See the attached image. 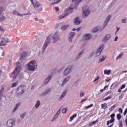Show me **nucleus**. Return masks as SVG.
Segmentation results:
<instances>
[{
	"instance_id": "603ef678",
	"label": "nucleus",
	"mask_w": 127,
	"mask_h": 127,
	"mask_svg": "<svg viewBox=\"0 0 127 127\" xmlns=\"http://www.w3.org/2000/svg\"><path fill=\"white\" fill-rule=\"evenodd\" d=\"M125 88H126V85H125V84H123V85L121 86V87L120 88H121L122 89H125Z\"/></svg>"
},
{
	"instance_id": "13d9d810",
	"label": "nucleus",
	"mask_w": 127,
	"mask_h": 127,
	"mask_svg": "<svg viewBox=\"0 0 127 127\" xmlns=\"http://www.w3.org/2000/svg\"><path fill=\"white\" fill-rule=\"evenodd\" d=\"M109 121L110 122V123H114V122H115V118H112Z\"/></svg>"
},
{
	"instance_id": "473e14b6",
	"label": "nucleus",
	"mask_w": 127,
	"mask_h": 127,
	"mask_svg": "<svg viewBox=\"0 0 127 127\" xmlns=\"http://www.w3.org/2000/svg\"><path fill=\"white\" fill-rule=\"evenodd\" d=\"M3 91H4V88L3 87L1 86L0 89V95H2Z\"/></svg>"
},
{
	"instance_id": "58836bf2",
	"label": "nucleus",
	"mask_w": 127,
	"mask_h": 127,
	"mask_svg": "<svg viewBox=\"0 0 127 127\" xmlns=\"http://www.w3.org/2000/svg\"><path fill=\"white\" fill-rule=\"evenodd\" d=\"M70 37H72V38H74L75 37V33L72 32L70 33Z\"/></svg>"
},
{
	"instance_id": "7ed1b4c3",
	"label": "nucleus",
	"mask_w": 127,
	"mask_h": 127,
	"mask_svg": "<svg viewBox=\"0 0 127 127\" xmlns=\"http://www.w3.org/2000/svg\"><path fill=\"white\" fill-rule=\"evenodd\" d=\"M16 67L14 69V71L12 73V77H14V78L15 79L17 77L19 72L21 71V66L20 65V63L17 62L16 63Z\"/></svg>"
},
{
	"instance_id": "338daca9",
	"label": "nucleus",
	"mask_w": 127,
	"mask_h": 127,
	"mask_svg": "<svg viewBox=\"0 0 127 127\" xmlns=\"http://www.w3.org/2000/svg\"><path fill=\"white\" fill-rule=\"evenodd\" d=\"M122 89L121 88H120V89H118V92H119V93H121V92H122Z\"/></svg>"
},
{
	"instance_id": "f257e3e1",
	"label": "nucleus",
	"mask_w": 127,
	"mask_h": 127,
	"mask_svg": "<svg viewBox=\"0 0 127 127\" xmlns=\"http://www.w3.org/2000/svg\"><path fill=\"white\" fill-rule=\"evenodd\" d=\"M61 40V38L60 37V35L57 32H55L54 34L50 35L47 38L44 45L43 48L44 50L46 49L47 46L50 44V43H56L57 41H59V40Z\"/></svg>"
},
{
	"instance_id": "b1692460",
	"label": "nucleus",
	"mask_w": 127,
	"mask_h": 127,
	"mask_svg": "<svg viewBox=\"0 0 127 127\" xmlns=\"http://www.w3.org/2000/svg\"><path fill=\"white\" fill-rule=\"evenodd\" d=\"M106 57L105 56H101L100 57L99 59V63H101V62H103V61H105L106 60Z\"/></svg>"
},
{
	"instance_id": "c9c22d12",
	"label": "nucleus",
	"mask_w": 127,
	"mask_h": 127,
	"mask_svg": "<svg viewBox=\"0 0 127 127\" xmlns=\"http://www.w3.org/2000/svg\"><path fill=\"white\" fill-rule=\"evenodd\" d=\"M67 111H68V109L64 108V109L62 110V114H66Z\"/></svg>"
},
{
	"instance_id": "f03ea898",
	"label": "nucleus",
	"mask_w": 127,
	"mask_h": 127,
	"mask_svg": "<svg viewBox=\"0 0 127 127\" xmlns=\"http://www.w3.org/2000/svg\"><path fill=\"white\" fill-rule=\"evenodd\" d=\"M26 66L29 71H35L37 69V63L35 61H31L27 64Z\"/></svg>"
},
{
	"instance_id": "6e6552de",
	"label": "nucleus",
	"mask_w": 127,
	"mask_h": 127,
	"mask_svg": "<svg viewBox=\"0 0 127 127\" xmlns=\"http://www.w3.org/2000/svg\"><path fill=\"white\" fill-rule=\"evenodd\" d=\"M10 43V40L8 39L7 37H4L1 40L0 45H5L6 43Z\"/></svg>"
},
{
	"instance_id": "ea45409f",
	"label": "nucleus",
	"mask_w": 127,
	"mask_h": 127,
	"mask_svg": "<svg viewBox=\"0 0 127 127\" xmlns=\"http://www.w3.org/2000/svg\"><path fill=\"white\" fill-rule=\"evenodd\" d=\"M117 120H118V121H120V120L122 119V115H121V114H118L117 115Z\"/></svg>"
},
{
	"instance_id": "680f3d73",
	"label": "nucleus",
	"mask_w": 127,
	"mask_h": 127,
	"mask_svg": "<svg viewBox=\"0 0 127 127\" xmlns=\"http://www.w3.org/2000/svg\"><path fill=\"white\" fill-rule=\"evenodd\" d=\"M0 31H1V32H3V31H4V30H3V29L1 27H0Z\"/></svg>"
},
{
	"instance_id": "9d476101",
	"label": "nucleus",
	"mask_w": 127,
	"mask_h": 127,
	"mask_svg": "<svg viewBox=\"0 0 127 127\" xmlns=\"http://www.w3.org/2000/svg\"><path fill=\"white\" fill-rule=\"evenodd\" d=\"M92 38V35L90 34H85L83 36V39L86 41L90 40Z\"/></svg>"
},
{
	"instance_id": "a878e982",
	"label": "nucleus",
	"mask_w": 127,
	"mask_h": 127,
	"mask_svg": "<svg viewBox=\"0 0 127 127\" xmlns=\"http://www.w3.org/2000/svg\"><path fill=\"white\" fill-rule=\"evenodd\" d=\"M4 57V52L3 50H1L0 53V59H2Z\"/></svg>"
},
{
	"instance_id": "8fccbe9b",
	"label": "nucleus",
	"mask_w": 127,
	"mask_h": 127,
	"mask_svg": "<svg viewBox=\"0 0 127 127\" xmlns=\"http://www.w3.org/2000/svg\"><path fill=\"white\" fill-rule=\"evenodd\" d=\"M110 99H112V97L111 96H109L108 97L105 98L104 99V101H107V100H110Z\"/></svg>"
},
{
	"instance_id": "3c124183",
	"label": "nucleus",
	"mask_w": 127,
	"mask_h": 127,
	"mask_svg": "<svg viewBox=\"0 0 127 127\" xmlns=\"http://www.w3.org/2000/svg\"><path fill=\"white\" fill-rule=\"evenodd\" d=\"M122 23H127V21H126V19H123L122 20Z\"/></svg>"
},
{
	"instance_id": "79ce46f5",
	"label": "nucleus",
	"mask_w": 127,
	"mask_h": 127,
	"mask_svg": "<svg viewBox=\"0 0 127 127\" xmlns=\"http://www.w3.org/2000/svg\"><path fill=\"white\" fill-rule=\"evenodd\" d=\"M58 118V115H57V114H56V115L54 116V117L53 120H52V122H53V121H54V120H56V119H57Z\"/></svg>"
},
{
	"instance_id": "4d7b16f0",
	"label": "nucleus",
	"mask_w": 127,
	"mask_h": 127,
	"mask_svg": "<svg viewBox=\"0 0 127 127\" xmlns=\"http://www.w3.org/2000/svg\"><path fill=\"white\" fill-rule=\"evenodd\" d=\"M10 6L13 7H15V4H14V3H11L10 4Z\"/></svg>"
},
{
	"instance_id": "c85d7f7f",
	"label": "nucleus",
	"mask_w": 127,
	"mask_h": 127,
	"mask_svg": "<svg viewBox=\"0 0 127 127\" xmlns=\"http://www.w3.org/2000/svg\"><path fill=\"white\" fill-rule=\"evenodd\" d=\"M111 72H112L111 69L105 70H104V74H105V75H110V74H111Z\"/></svg>"
},
{
	"instance_id": "4c0bfd02",
	"label": "nucleus",
	"mask_w": 127,
	"mask_h": 127,
	"mask_svg": "<svg viewBox=\"0 0 127 127\" xmlns=\"http://www.w3.org/2000/svg\"><path fill=\"white\" fill-rule=\"evenodd\" d=\"M72 2L74 4H78V3H79V1L78 0H72Z\"/></svg>"
},
{
	"instance_id": "dca6fc26",
	"label": "nucleus",
	"mask_w": 127,
	"mask_h": 127,
	"mask_svg": "<svg viewBox=\"0 0 127 127\" xmlns=\"http://www.w3.org/2000/svg\"><path fill=\"white\" fill-rule=\"evenodd\" d=\"M23 78H24V79H25V80H29V79L30 78V75H29L28 72H25L23 74Z\"/></svg>"
},
{
	"instance_id": "7c9ffc66",
	"label": "nucleus",
	"mask_w": 127,
	"mask_h": 127,
	"mask_svg": "<svg viewBox=\"0 0 127 127\" xmlns=\"http://www.w3.org/2000/svg\"><path fill=\"white\" fill-rule=\"evenodd\" d=\"M17 85H18V80H17L16 82L13 83L11 85V87L13 88L14 87H16V86H17Z\"/></svg>"
},
{
	"instance_id": "e2e57ef3",
	"label": "nucleus",
	"mask_w": 127,
	"mask_h": 127,
	"mask_svg": "<svg viewBox=\"0 0 127 127\" xmlns=\"http://www.w3.org/2000/svg\"><path fill=\"white\" fill-rule=\"evenodd\" d=\"M127 109H126L124 113V116H126V115H127Z\"/></svg>"
},
{
	"instance_id": "cd10ccee",
	"label": "nucleus",
	"mask_w": 127,
	"mask_h": 127,
	"mask_svg": "<svg viewBox=\"0 0 127 127\" xmlns=\"http://www.w3.org/2000/svg\"><path fill=\"white\" fill-rule=\"evenodd\" d=\"M39 106H40V101L39 100L37 101L36 103L35 104L36 109H38L39 108Z\"/></svg>"
},
{
	"instance_id": "4468645a",
	"label": "nucleus",
	"mask_w": 127,
	"mask_h": 127,
	"mask_svg": "<svg viewBox=\"0 0 127 127\" xmlns=\"http://www.w3.org/2000/svg\"><path fill=\"white\" fill-rule=\"evenodd\" d=\"M66 94H67V90H64V92H63V93L62 94L60 97L59 98L58 101H59V102L62 101V100H63V98H64V97H65V96H66Z\"/></svg>"
},
{
	"instance_id": "de8ad7c7",
	"label": "nucleus",
	"mask_w": 127,
	"mask_h": 127,
	"mask_svg": "<svg viewBox=\"0 0 127 127\" xmlns=\"http://www.w3.org/2000/svg\"><path fill=\"white\" fill-rule=\"evenodd\" d=\"M122 56H123V54L119 55V56L117 57V59H121V58H122Z\"/></svg>"
},
{
	"instance_id": "412c9836",
	"label": "nucleus",
	"mask_w": 127,
	"mask_h": 127,
	"mask_svg": "<svg viewBox=\"0 0 127 127\" xmlns=\"http://www.w3.org/2000/svg\"><path fill=\"white\" fill-rule=\"evenodd\" d=\"M80 23L81 22L80 21V19L78 17H76L74 19V23L75 24V25H78L80 24Z\"/></svg>"
},
{
	"instance_id": "a18cd8bd",
	"label": "nucleus",
	"mask_w": 127,
	"mask_h": 127,
	"mask_svg": "<svg viewBox=\"0 0 127 127\" xmlns=\"http://www.w3.org/2000/svg\"><path fill=\"white\" fill-rule=\"evenodd\" d=\"M73 38L72 37H69V42H73Z\"/></svg>"
},
{
	"instance_id": "f3484780",
	"label": "nucleus",
	"mask_w": 127,
	"mask_h": 127,
	"mask_svg": "<svg viewBox=\"0 0 127 127\" xmlns=\"http://www.w3.org/2000/svg\"><path fill=\"white\" fill-rule=\"evenodd\" d=\"M13 13L15 14V15H18L19 16H23V15H26L27 14H20L19 12L17 11V10H14L13 11Z\"/></svg>"
},
{
	"instance_id": "ddd939ff",
	"label": "nucleus",
	"mask_w": 127,
	"mask_h": 127,
	"mask_svg": "<svg viewBox=\"0 0 127 127\" xmlns=\"http://www.w3.org/2000/svg\"><path fill=\"white\" fill-rule=\"evenodd\" d=\"M51 78H52V76H48L44 80V85H47V84H48L50 81V80H51Z\"/></svg>"
},
{
	"instance_id": "774afa93",
	"label": "nucleus",
	"mask_w": 127,
	"mask_h": 127,
	"mask_svg": "<svg viewBox=\"0 0 127 127\" xmlns=\"http://www.w3.org/2000/svg\"><path fill=\"white\" fill-rule=\"evenodd\" d=\"M111 122H110V121H107V125H108V126H109V125H110V123Z\"/></svg>"
},
{
	"instance_id": "72a5a7b5",
	"label": "nucleus",
	"mask_w": 127,
	"mask_h": 127,
	"mask_svg": "<svg viewBox=\"0 0 127 127\" xmlns=\"http://www.w3.org/2000/svg\"><path fill=\"white\" fill-rule=\"evenodd\" d=\"M101 53H100V52H97H97L95 53V57H99V56H100V55H101Z\"/></svg>"
},
{
	"instance_id": "c03bdc74",
	"label": "nucleus",
	"mask_w": 127,
	"mask_h": 127,
	"mask_svg": "<svg viewBox=\"0 0 127 127\" xmlns=\"http://www.w3.org/2000/svg\"><path fill=\"white\" fill-rule=\"evenodd\" d=\"M60 113H61V109H60L59 110V111L57 112V113L56 114V115H58V116H59V115H60Z\"/></svg>"
},
{
	"instance_id": "bf43d9fd",
	"label": "nucleus",
	"mask_w": 127,
	"mask_h": 127,
	"mask_svg": "<svg viewBox=\"0 0 127 127\" xmlns=\"http://www.w3.org/2000/svg\"><path fill=\"white\" fill-rule=\"evenodd\" d=\"M118 39H119V37L116 36L115 38L114 41L117 42L118 41Z\"/></svg>"
},
{
	"instance_id": "bb28decb",
	"label": "nucleus",
	"mask_w": 127,
	"mask_h": 127,
	"mask_svg": "<svg viewBox=\"0 0 127 127\" xmlns=\"http://www.w3.org/2000/svg\"><path fill=\"white\" fill-rule=\"evenodd\" d=\"M103 48H104V46L101 45L97 49V51L98 52H100V53H101L102 51H103Z\"/></svg>"
},
{
	"instance_id": "69168bd1",
	"label": "nucleus",
	"mask_w": 127,
	"mask_h": 127,
	"mask_svg": "<svg viewBox=\"0 0 127 127\" xmlns=\"http://www.w3.org/2000/svg\"><path fill=\"white\" fill-rule=\"evenodd\" d=\"M105 81L106 82H109V81H111V78L107 79L105 80Z\"/></svg>"
},
{
	"instance_id": "052dcab7",
	"label": "nucleus",
	"mask_w": 127,
	"mask_h": 127,
	"mask_svg": "<svg viewBox=\"0 0 127 127\" xmlns=\"http://www.w3.org/2000/svg\"><path fill=\"white\" fill-rule=\"evenodd\" d=\"M85 101H87V98L81 100V101H80V103H83V102H85Z\"/></svg>"
},
{
	"instance_id": "4be33fe9",
	"label": "nucleus",
	"mask_w": 127,
	"mask_h": 127,
	"mask_svg": "<svg viewBox=\"0 0 127 127\" xmlns=\"http://www.w3.org/2000/svg\"><path fill=\"white\" fill-rule=\"evenodd\" d=\"M101 29V26H98L97 27H96L92 29V32H97V31H99Z\"/></svg>"
},
{
	"instance_id": "5701e85b",
	"label": "nucleus",
	"mask_w": 127,
	"mask_h": 127,
	"mask_svg": "<svg viewBox=\"0 0 127 127\" xmlns=\"http://www.w3.org/2000/svg\"><path fill=\"white\" fill-rule=\"evenodd\" d=\"M111 18H112V16L109 15L108 16H107L106 18V20L104 22L105 24L107 25L108 23H109L110 20H111Z\"/></svg>"
},
{
	"instance_id": "a211bd4d",
	"label": "nucleus",
	"mask_w": 127,
	"mask_h": 127,
	"mask_svg": "<svg viewBox=\"0 0 127 127\" xmlns=\"http://www.w3.org/2000/svg\"><path fill=\"white\" fill-rule=\"evenodd\" d=\"M32 3H33L34 7H38V6H40V3L37 0H35L34 2L33 1V2H32Z\"/></svg>"
},
{
	"instance_id": "0eeeda50",
	"label": "nucleus",
	"mask_w": 127,
	"mask_h": 127,
	"mask_svg": "<svg viewBox=\"0 0 127 127\" xmlns=\"http://www.w3.org/2000/svg\"><path fill=\"white\" fill-rule=\"evenodd\" d=\"M72 71V65H69L66 67V69L64 71V76H68Z\"/></svg>"
},
{
	"instance_id": "37998d69",
	"label": "nucleus",
	"mask_w": 127,
	"mask_h": 127,
	"mask_svg": "<svg viewBox=\"0 0 127 127\" xmlns=\"http://www.w3.org/2000/svg\"><path fill=\"white\" fill-rule=\"evenodd\" d=\"M93 106H94L93 104H91V105H89V106H86V107H85V108H86V109H89V108H92V107H93Z\"/></svg>"
},
{
	"instance_id": "09e8293b",
	"label": "nucleus",
	"mask_w": 127,
	"mask_h": 127,
	"mask_svg": "<svg viewBox=\"0 0 127 127\" xmlns=\"http://www.w3.org/2000/svg\"><path fill=\"white\" fill-rule=\"evenodd\" d=\"M119 112L120 114H123V109H122V108H119Z\"/></svg>"
},
{
	"instance_id": "2eb2a0df",
	"label": "nucleus",
	"mask_w": 127,
	"mask_h": 127,
	"mask_svg": "<svg viewBox=\"0 0 127 127\" xmlns=\"http://www.w3.org/2000/svg\"><path fill=\"white\" fill-rule=\"evenodd\" d=\"M112 37V35L111 34H107L106 35L104 39H103V41H105V42L108 41V40H110L111 39V38Z\"/></svg>"
},
{
	"instance_id": "20e7f679",
	"label": "nucleus",
	"mask_w": 127,
	"mask_h": 127,
	"mask_svg": "<svg viewBox=\"0 0 127 127\" xmlns=\"http://www.w3.org/2000/svg\"><path fill=\"white\" fill-rule=\"evenodd\" d=\"M82 17H87L90 14V10H89L88 6L84 5L82 8Z\"/></svg>"
},
{
	"instance_id": "0e129e2a",
	"label": "nucleus",
	"mask_w": 127,
	"mask_h": 127,
	"mask_svg": "<svg viewBox=\"0 0 127 127\" xmlns=\"http://www.w3.org/2000/svg\"><path fill=\"white\" fill-rule=\"evenodd\" d=\"M55 10H56L57 11H58V10H59V8H58V7H56L55 8Z\"/></svg>"
},
{
	"instance_id": "2f4dec72",
	"label": "nucleus",
	"mask_w": 127,
	"mask_h": 127,
	"mask_svg": "<svg viewBox=\"0 0 127 127\" xmlns=\"http://www.w3.org/2000/svg\"><path fill=\"white\" fill-rule=\"evenodd\" d=\"M19 106H20V103H18L16 105V106L15 107L14 110H13V112H15V111H16V110H17V109H18Z\"/></svg>"
},
{
	"instance_id": "49530a36",
	"label": "nucleus",
	"mask_w": 127,
	"mask_h": 127,
	"mask_svg": "<svg viewBox=\"0 0 127 127\" xmlns=\"http://www.w3.org/2000/svg\"><path fill=\"white\" fill-rule=\"evenodd\" d=\"M60 80L58 79L57 82H58V84H59V85H61V82H62V79H61V78H60Z\"/></svg>"
},
{
	"instance_id": "423d86ee",
	"label": "nucleus",
	"mask_w": 127,
	"mask_h": 127,
	"mask_svg": "<svg viewBox=\"0 0 127 127\" xmlns=\"http://www.w3.org/2000/svg\"><path fill=\"white\" fill-rule=\"evenodd\" d=\"M24 93V86L20 85L17 88L16 96H21Z\"/></svg>"
},
{
	"instance_id": "9b49d317",
	"label": "nucleus",
	"mask_w": 127,
	"mask_h": 127,
	"mask_svg": "<svg viewBox=\"0 0 127 127\" xmlns=\"http://www.w3.org/2000/svg\"><path fill=\"white\" fill-rule=\"evenodd\" d=\"M70 79H71V76L70 75L67 76L63 81L62 83V86H65L66 84H67V82H69L70 81Z\"/></svg>"
},
{
	"instance_id": "c756f323",
	"label": "nucleus",
	"mask_w": 127,
	"mask_h": 127,
	"mask_svg": "<svg viewBox=\"0 0 127 127\" xmlns=\"http://www.w3.org/2000/svg\"><path fill=\"white\" fill-rule=\"evenodd\" d=\"M76 117H77V114H74L72 116L70 117L69 122H72Z\"/></svg>"
},
{
	"instance_id": "aec40b11",
	"label": "nucleus",
	"mask_w": 127,
	"mask_h": 127,
	"mask_svg": "<svg viewBox=\"0 0 127 127\" xmlns=\"http://www.w3.org/2000/svg\"><path fill=\"white\" fill-rule=\"evenodd\" d=\"M26 55H27V54L25 53H23L22 54V55L21 56V57L19 58V61H23V60H24V59H25V56H26Z\"/></svg>"
},
{
	"instance_id": "f704fd0d",
	"label": "nucleus",
	"mask_w": 127,
	"mask_h": 127,
	"mask_svg": "<svg viewBox=\"0 0 127 127\" xmlns=\"http://www.w3.org/2000/svg\"><path fill=\"white\" fill-rule=\"evenodd\" d=\"M108 107V104L107 103H104V104H102V109H106Z\"/></svg>"
},
{
	"instance_id": "6e6d98bb",
	"label": "nucleus",
	"mask_w": 127,
	"mask_h": 127,
	"mask_svg": "<svg viewBox=\"0 0 127 127\" xmlns=\"http://www.w3.org/2000/svg\"><path fill=\"white\" fill-rule=\"evenodd\" d=\"M84 95H85V94H84L83 92H81L80 93L79 96H80V97H84Z\"/></svg>"
},
{
	"instance_id": "1a4fd4ad",
	"label": "nucleus",
	"mask_w": 127,
	"mask_h": 127,
	"mask_svg": "<svg viewBox=\"0 0 127 127\" xmlns=\"http://www.w3.org/2000/svg\"><path fill=\"white\" fill-rule=\"evenodd\" d=\"M6 125L8 127H12L15 125V122L12 119H9L7 121Z\"/></svg>"
},
{
	"instance_id": "393cba45",
	"label": "nucleus",
	"mask_w": 127,
	"mask_h": 127,
	"mask_svg": "<svg viewBox=\"0 0 127 127\" xmlns=\"http://www.w3.org/2000/svg\"><path fill=\"white\" fill-rule=\"evenodd\" d=\"M85 53V51L84 50H82L81 51H80L77 57V59H79V58L83 55V54Z\"/></svg>"
},
{
	"instance_id": "f8f14e48",
	"label": "nucleus",
	"mask_w": 127,
	"mask_h": 127,
	"mask_svg": "<svg viewBox=\"0 0 127 127\" xmlns=\"http://www.w3.org/2000/svg\"><path fill=\"white\" fill-rule=\"evenodd\" d=\"M50 92H51V89L47 88L41 93V96H42V97H46V95H48V93H50Z\"/></svg>"
},
{
	"instance_id": "e433bc0d",
	"label": "nucleus",
	"mask_w": 127,
	"mask_h": 127,
	"mask_svg": "<svg viewBox=\"0 0 127 127\" xmlns=\"http://www.w3.org/2000/svg\"><path fill=\"white\" fill-rule=\"evenodd\" d=\"M25 117V113L22 114L20 116V118L21 120H23V119H24Z\"/></svg>"
},
{
	"instance_id": "a19ab883",
	"label": "nucleus",
	"mask_w": 127,
	"mask_h": 127,
	"mask_svg": "<svg viewBox=\"0 0 127 127\" xmlns=\"http://www.w3.org/2000/svg\"><path fill=\"white\" fill-rule=\"evenodd\" d=\"M100 79V77L99 76H97V78H95L93 82L94 83H98V80Z\"/></svg>"
},
{
	"instance_id": "6ab92c4d",
	"label": "nucleus",
	"mask_w": 127,
	"mask_h": 127,
	"mask_svg": "<svg viewBox=\"0 0 127 127\" xmlns=\"http://www.w3.org/2000/svg\"><path fill=\"white\" fill-rule=\"evenodd\" d=\"M69 25L68 24H65L64 25H63L62 26L61 29V30H63V31L66 30V29H67V28H68V27H69Z\"/></svg>"
},
{
	"instance_id": "864d4df0",
	"label": "nucleus",
	"mask_w": 127,
	"mask_h": 127,
	"mask_svg": "<svg viewBox=\"0 0 127 127\" xmlns=\"http://www.w3.org/2000/svg\"><path fill=\"white\" fill-rule=\"evenodd\" d=\"M62 70H63V68H62L58 70V73H60L62 72Z\"/></svg>"
},
{
	"instance_id": "39448f33",
	"label": "nucleus",
	"mask_w": 127,
	"mask_h": 127,
	"mask_svg": "<svg viewBox=\"0 0 127 127\" xmlns=\"http://www.w3.org/2000/svg\"><path fill=\"white\" fill-rule=\"evenodd\" d=\"M67 12H68L67 13H64L62 15H60V16H59L57 19L58 20H60V19H62V18H64V17H65V16H67V15H68V14H69V13H71V12H72V11H73V8H68L67 10H66Z\"/></svg>"
},
{
	"instance_id": "5fc2aeb1",
	"label": "nucleus",
	"mask_w": 127,
	"mask_h": 127,
	"mask_svg": "<svg viewBox=\"0 0 127 127\" xmlns=\"http://www.w3.org/2000/svg\"><path fill=\"white\" fill-rule=\"evenodd\" d=\"M114 117H116V115L115 114H112L111 115V119H114Z\"/></svg>"
}]
</instances>
